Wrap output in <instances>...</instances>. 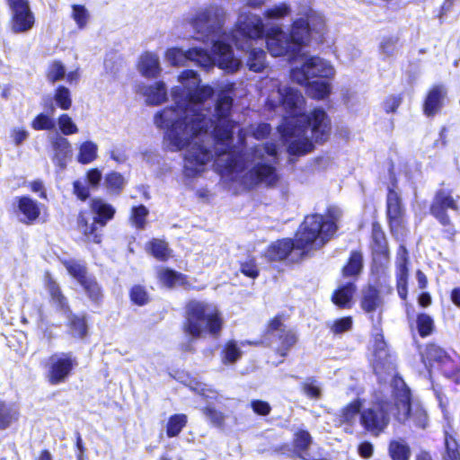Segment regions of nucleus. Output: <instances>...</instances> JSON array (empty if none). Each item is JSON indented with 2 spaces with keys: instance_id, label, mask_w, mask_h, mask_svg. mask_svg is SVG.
I'll return each instance as SVG.
<instances>
[{
  "instance_id": "obj_40",
  "label": "nucleus",
  "mask_w": 460,
  "mask_h": 460,
  "mask_svg": "<svg viewBox=\"0 0 460 460\" xmlns=\"http://www.w3.org/2000/svg\"><path fill=\"white\" fill-rule=\"evenodd\" d=\"M417 328L421 337L429 336L433 332V319L426 314H420L417 317Z\"/></svg>"
},
{
  "instance_id": "obj_59",
  "label": "nucleus",
  "mask_w": 460,
  "mask_h": 460,
  "mask_svg": "<svg viewBox=\"0 0 460 460\" xmlns=\"http://www.w3.org/2000/svg\"><path fill=\"white\" fill-rule=\"evenodd\" d=\"M251 407L256 414L261 416L270 414L271 410L270 405L267 402L261 400H252L251 402Z\"/></svg>"
},
{
  "instance_id": "obj_23",
  "label": "nucleus",
  "mask_w": 460,
  "mask_h": 460,
  "mask_svg": "<svg viewBox=\"0 0 460 460\" xmlns=\"http://www.w3.org/2000/svg\"><path fill=\"white\" fill-rule=\"evenodd\" d=\"M382 304L383 300L376 288L368 286L362 291L361 307L367 313L376 311Z\"/></svg>"
},
{
  "instance_id": "obj_10",
  "label": "nucleus",
  "mask_w": 460,
  "mask_h": 460,
  "mask_svg": "<svg viewBox=\"0 0 460 460\" xmlns=\"http://www.w3.org/2000/svg\"><path fill=\"white\" fill-rule=\"evenodd\" d=\"M265 35L267 36V49L274 57L287 56L291 60L300 53L305 46L302 38L295 35L293 28H291L290 33L285 32L280 28H273Z\"/></svg>"
},
{
  "instance_id": "obj_12",
  "label": "nucleus",
  "mask_w": 460,
  "mask_h": 460,
  "mask_svg": "<svg viewBox=\"0 0 460 460\" xmlns=\"http://www.w3.org/2000/svg\"><path fill=\"white\" fill-rule=\"evenodd\" d=\"M91 210L94 215L93 223L89 225L84 215L80 214L78 225L89 241L99 243L101 234L97 232V226H100V227L105 226L107 222L113 218L115 208L102 199H93L91 202Z\"/></svg>"
},
{
  "instance_id": "obj_9",
  "label": "nucleus",
  "mask_w": 460,
  "mask_h": 460,
  "mask_svg": "<svg viewBox=\"0 0 460 460\" xmlns=\"http://www.w3.org/2000/svg\"><path fill=\"white\" fill-rule=\"evenodd\" d=\"M459 199L460 196L456 195L454 197L452 190L440 189L435 192L429 207L430 215L441 225L445 237L450 241L454 240L457 232L449 217L447 210L450 209L460 214Z\"/></svg>"
},
{
  "instance_id": "obj_21",
  "label": "nucleus",
  "mask_w": 460,
  "mask_h": 460,
  "mask_svg": "<svg viewBox=\"0 0 460 460\" xmlns=\"http://www.w3.org/2000/svg\"><path fill=\"white\" fill-rule=\"evenodd\" d=\"M447 91L444 86L437 85L433 87L429 91L424 103L425 114L428 116L436 114L441 109Z\"/></svg>"
},
{
  "instance_id": "obj_48",
  "label": "nucleus",
  "mask_w": 460,
  "mask_h": 460,
  "mask_svg": "<svg viewBox=\"0 0 460 460\" xmlns=\"http://www.w3.org/2000/svg\"><path fill=\"white\" fill-rule=\"evenodd\" d=\"M302 389L306 396H308L311 399H320L322 395V389L317 385L316 380L313 378L307 379L302 386Z\"/></svg>"
},
{
  "instance_id": "obj_22",
  "label": "nucleus",
  "mask_w": 460,
  "mask_h": 460,
  "mask_svg": "<svg viewBox=\"0 0 460 460\" xmlns=\"http://www.w3.org/2000/svg\"><path fill=\"white\" fill-rule=\"evenodd\" d=\"M138 67L140 73L146 77L155 78L158 76L161 72L158 56L150 52L143 54Z\"/></svg>"
},
{
  "instance_id": "obj_45",
  "label": "nucleus",
  "mask_w": 460,
  "mask_h": 460,
  "mask_svg": "<svg viewBox=\"0 0 460 460\" xmlns=\"http://www.w3.org/2000/svg\"><path fill=\"white\" fill-rule=\"evenodd\" d=\"M148 209L144 205L132 208L131 220L137 228L143 229L145 227Z\"/></svg>"
},
{
  "instance_id": "obj_6",
  "label": "nucleus",
  "mask_w": 460,
  "mask_h": 460,
  "mask_svg": "<svg viewBox=\"0 0 460 460\" xmlns=\"http://www.w3.org/2000/svg\"><path fill=\"white\" fill-rule=\"evenodd\" d=\"M333 66L316 56H303L301 66L290 72L293 82L307 87V93L314 99H323L330 93V79L334 75Z\"/></svg>"
},
{
  "instance_id": "obj_16",
  "label": "nucleus",
  "mask_w": 460,
  "mask_h": 460,
  "mask_svg": "<svg viewBox=\"0 0 460 460\" xmlns=\"http://www.w3.org/2000/svg\"><path fill=\"white\" fill-rule=\"evenodd\" d=\"M64 265L69 274L84 288L88 297L94 303H98L102 297V288L96 279L87 272L86 267L75 261H66Z\"/></svg>"
},
{
  "instance_id": "obj_2",
  "label": "nucleus",
  "mask_w": 460,
  "mask_h": 460,
  "mask_svg": "<svg viewBox=\"0 0 460 460\" xmlns=\"http://www.w3.org/2000/svg\"><path fill=\"white\" fill-rule=\"evenodd\" d=\"M224 18L225 11L222 7L209 6L197 11L194 15L184 20L203 41L211 44L212 55L199 47L188 50L171 48L165 53L166 60L172 66H185L186 62L192 61L207 71L216 65L229 73L237 71L242 63L233 55L230 46L220 36Z\"/></svg>"
},
{
  "instance_id": "obj_52",
  "label": "nucleus",
  "mask_w": 460,
  "mask_h": 460,
  "mask_svg": "<svg viewBox=\"0 0 460 460\" xmlns=\"http://www.w3.org/2000/svg\"><path fill=\"white\" fill-rule=\"evenodd\" d=\"M360 412V403L353 402L349 404L342 411V418L345 422L352 423Z\"/></svg>"
},
{
  "instance_id": "obj_4",
  "label": "nucleus",
  "mask_w": 460,
  "mask_h": 460,
  "mask_svg": "<svg viewBox=\"0 0 460 460\" xmlns=\"http://www.w3.org/2000/svg\"><path fill=\"white\" fill-rule=\"evenodd\" d=\"M318 216H307L296 234L295 241L282 239L273 243L266 251L265 257L271 261L288 260L298 262L313 250L323 246V238L333 230L332 224L322 225Z\"/></svg>"
},
{
  "instance_id": "obj_60",
  "label": "nucleus",
  "mask_w": 460,
  "mask_h": 460,
  "mask_svg": "<svg viewBox=\"0 0 460 460\" xmlns=\"http://www.w3.org/2000/svg\"><path fill=\"white\" fill-rule=\"evenodd\" d=\"M241 272L247 277L256 278L258 276L259 270L254 262V260L251 259L241 263Z\"/></svg>"
},
{
  "instance_id": "obj_54",
  "label": "nucleus",
  "mask_w": 460,
  "mask_h": 460,
  "mask_svg": "<svg viewBox=\"0 0 460 460\" xmlns=\"http://www.w3.org/2000/svg\"><path fill=\"white\" fill-rule=\"evenodd\" d=\"M88 12L83 5H73V18L79 28H84L88 21Z\"/></svg>"
},
{
  "instance_id": "obj_3",
  "label": "nucleus",
  "mask_w": 460,
  "mask_h": 460,
  "mask_svg": "<svg viewBox=\"0 0 460 460\" xmlns=\"http://www.w3.org/2000/svg\"><path fill=\"white\" fill-rule=\"evenodd\" d=\"M282 105L289 114L279 126L281 136L289 140L288 153L302 155L313 150L312 139L315 142L325 140L329 131L327 115L323 109H314L309 114L302 112L305 99L293 87L279 90Z\"/></svg>"
},
{
  "instance_id": "obj_29",
  "label": "nucleus",
  "mask_w": 460,
  "mask_h": 460,
  "mask_svg": "<svg viewBox=\"0 0 460 460\" xmlns=\"http://www.w3.org/2000/svg\"><path fill=\"white\" fill-rule=\"evenodd\" d=\"M373 251L376 253L387 255L388 244L385 234L380 225L375 223L372 226Z\"/></svg>"
},
{
  "instance_id": "obj_47",
  "label": "nucleus",
  "mask_w": 460,
  "mask_h": 460,
  "mask_svg": "<svg viewBox=\"0 0 460 460\" xmlns=\"http://www.w3.org/2000/svg\"><path fill=\"white\" fill-rule=\"evenodd\" d=\"M290 7L285 3H282L278 5H274L271 8H269L265 12V17L268 19H280L285 17L290 13Z\"/></svg>"
},
{
  "instance_id": "obj_42",
  "label": "nucleus",
  "mask_w": 460,
  "mask_h": 460,
  "mask_svg": "<svg viewBox=\"0 0 460 460\" xmlns=\"http://www.w3.org/2000/svg\"><path fill=\"white\" fill-rule=\"evenodd\" d=\"M374 349L376 358L379 359L385 358L387 356L386 343L384 340V336L381 333V330L377 327H374Z\"/></svg>"
},
{
  "instance_id": "obj_28",
  "label": "nucleus",
  "mask_w": 460,
  "mask_h": 460,
  "mask_svg": "<svg viewBox=\"0 0 460 460\" xmlns=\"http://www.w3.org/2000/svg\"><path fill=\"white\" fill-rule=\"evenodd\" d=\"M438 369L446 377L460 384V360H456L448 355Z\"/></svg>"
},
{
  "instance_id": "obj_26",
  "label": "nucleus",
  "mask_w": 460,
  "mask_h": 460,
  "mask_svg": "<svg viewBox=\"0 0 460 460\" xmlns=\"http://www.w3.org/2000/svg\"><path fill=\"white\" fill-rule=\"evenodd\" d=\"M363 269V255L361 252L353 251L347 264L342 269L344 277H357Z\"/></svg>"
},
{
  "instance_id": "obj_35",
  "label": "nucleus",
  "mask_w": 460,
  "mask_h": 460,
  "mask_svg": "<svg viewBox=\"0 0 460 460\" xmlns=\"http://www.w3.org/2000/svg\"><path fill=\"white\" fill-rule=\"evenodd\" d=\"M104 185L110 193L119 194L125 185V181L120 173L113 172L106 175Z\"/></svg>"
},
{
  "instance_id": "obj_30",
  "label": "nucleus",
  "mask_w": 460,
  "mask_h": 460,
  "mask_svg": "<svg viewBox=\"0 0 460 460\" xmlns=\"http://www.w3.org/2000/svg\"><path fill=\"white\" fill-rule=\"evenodd\" d=\"M389 454L392 460H409L411 450L408 444L402 440H393L389 445Z\"/></svg>"
},
{
  "instance_id": "obj_53",
  "label": "nucleus",
  "mask_w": 460,
  "mask_h": 460,
  "mask_svg": "<svg viewBox=\"0 0 460 460\" xmlns=\"http://www.w3.org/2000/svg\"><path fill=\"white\" fill-rule=\"evenodd\" d=\"M352 327V318L351 317H343L341 319L335 320L331 325V330L334 334H341L345 332H348Z\"/></svg>"
},
{
  "instance_id": "obj_14",
  "label": "nucleus",
  "mask_w": 460,
  "mask_h": 460,
  "mask_svg": "<svg viewBox=\"0 0 460 460\" xmlns=\"http://www.w3.org/2000/svg\"><path fill=\"white\" fill-rule=\"evenodd\" d=\"M77 366L76 358L72 352H57L47 360L48 381L57 385L64 383Z\"/></svg>"
},
{
  "instance_id": "obj_56",
  "label": "nucleus",
  "mask_w": 460,
  "mask_h": 460,
  "mask_svg": "<svg viewBox=\"0 0 460 460\" xmlns=\"http://www.w3.org/2000/svg\"><path fill=\"white\" fill-rule=\"evenodd\" d=\"M159 278L164 285L171 288L179 280L181 274L172 270H164L160 272Z\"/></svg>"
},
{
  "instance_id": "obj_1",
  "label": "nucleus",
  "mask_w": 460,
  "mask_h": 460,
  "mask_svg": "<svg viewBox=\"0 0 460 460\" xmlns=\"http://www.w3.org/2000/svg\"><path fill=\"white\" fill-rule=\"evenodd\" d=\"M179 82L181 86L171 92L174 106L157 112L154 121L156 127L166 129L164 140L171 151L186 149L185 176L199 175L216 157L221 172L245 189L260 183L274 185L279 180L274 167L277 146L267 143L244 151L246 130L238 129L237 142L234 144V131L238 125L230 118L232 97L223 93L214 102L213 88L200 85L194 70L181 72Z\"/></svg>"
},
{
  "instance_id": "obj_55",
  "label": "nucleus",
  "mask_w": 460,
  "mask_h": 460,
  "mask_svg": "<svg viewBox=\"0 0 460 460\" xmlns=\"http://www.w3.org/2000/svg\"><path fill=\"white\" fill-rule=\"evenodd\" d=\"M205 416L217 427H221L225 421V416L212 407H206L203 410Z\"/></svg>"
},
{
  "instance_id": "obj_57",
  "label": "nucleus",
  "mask_w": 460,
  "mask_h": 460,
  "mask_svg": "<svg viewBox=\"0 0 460 460\" xmlns=\"http://www.w3.org/2000/svg\"><path fill=\"white\" fill-rule=\"evenodd\" d=\"M311 444V436L305 430H299L296 434L295 446L300 450L306 449Z\"/></svg>"
},
{
  "instance_id": "obj_36",
  "label": "nucleus",
  "mask_w": 460,
  "mask_h": 460,
  "mask_svg": "<svg viewBox=\"0 0 460 460\" xmlns=\"http://www.w3.org/2000/svg\"><path fill=\"white\" fill-rule=\"evenodd\" d=\"M149 249L154 257L159 261H165L169 257V248L166 242L154 239L149 243Z\"/></svg>"
},
{
  "instance_id": "obj_17",
  "label": "nucleus",
  "mask_w": 460,
  "mask_h": 460,
  "mask_svg": "<svg viewBox=\"0 0 460 460\" xmlns=\"http://www.w3.org/2000/svg\"><path fill=\"white\" fill-rule=\"evenodd\" d=\"M7 4L12 13V31L22 33L30 31L34 25L35 18L29 0H7Z\"/></svg>"
},
{
  "instance_id": "obj_8",
  "label": "nucleus",
  "mask_w": 460,
  "mask_h": 460,
  "mask_svg": "<svg viewBox=\"0 0 460 460\" xmlns=\"http://www.w3.org/2000/svg\"><path fill=\"white\" fill-rule=\"evenodd\" d=\"M392 398L394 400L396 411L394 418L402 423L406 420L420 429H425L428 423L426 411L420 406L412 408L411 404V391L407 387L403 379L400 376H394L391 381Z\"/></svg>"
},
{
  "instance_id": "obj_15",
  "label": "nucleus",
  "mask_w": 460,
  "mask_h": 460,
  "mask_svg": "<svg viewBox=\"0 0 460 460\" xmlns=\"http://www.w3.org/2000/svg\"><path fill=\"white\" fill-rule=\"evenodd\" d=\"M295 35L302 38L304 45L307 43L310 38L315 40H321L325 31V21L322 14L314 10H309L305 17L296 19L293 24Z\"/></svg>"
},
{
  "instance_id": "obj_31",
  "label": "nucleus",
  "mask_w": 460,
  "mask_h": 460,
  "mask_svg": "<svg viewBox=\"0 0 460 460\" xmlns=\"http://www.w3.org/2000/svg\"><path fill=\"white\" fill-rule=\"evenodd\" d=\"M97 145L92 141H86L80 146L78 162L84 164L93 162L97 156Z\"/></svg>"
},
{
  "instance_id": "obj_50",
  "label": "nucleus",
  "mask_w": 460,
  "mask_h": 460,
  "mask_svg": "<svg viewBox=\"0 0 460 460\" xmlns=\"http://www.w3.org/2000/svg\"><path fill=\"white\" fill-rule=\"evenodd\" d=\"M15 418V411L6 404L0 402V429H6Z\"/></svg>"
},
{
  "instance_id": "obj_61",
  "label": "nucleus",
  "mask_w": 460,
  "mask_h": 460,
  "mask_svg": "<svg viewBox=\"0 0 460 460\" xmlns=\"http://www.w3.org/2000/svg\"><path fill=\"white\" fill-rule=\"evenodd\" d=\"M270 126L267 123H261L256 127H252L250 132L256 139H263L270 133Z\"/></svg>"
},
{
  "instance_id": "obj_62",
  "label": "nucleus",
  "mask_w": 460,
  "mask_h": 460,
  "mask_svg": "<svg viewBox=\"0 0 460 460\" xmlns=\"http://www.w3.org/2000/svg\"><path fill=\"white\" fill-rule=\"evenodd\" d=\"M74 187V193L77 196V198L81 200H86L89 197V189L85 182H83L82 181H75L73 184Z\"/></svg>"
},
{
  "instance_id": "obj_11",
  "label": "nucleus",
  "mask_w": 460,
  "mask_h": 460,
  "mask_svg": "<svg viewBox=\"0 0 460 460\" xmlns=\"http://www.w3.org/2000/svg\"><path fill=\"white\" fill-rule=\"evenodd\" d=\"M396 411L394 400L380 399L371 407L365 409L360 413V422L366 430L377 436L387 427L390 415Z\"/></svg>"
},
{
  "instance_id": "obj_63",
  "label": "nucleus",
  "mask_w": 460,
  "mask_h": 460,
  "mask_svg": "<svg viewBox=\"0 0 460 460\" xmlns=\"http://www.w3.org/2000/svg\"><path fill=\"white\" fill-rule=\"evenodd\" d=\"M29 137V132L22 128H13L11 133V137L16 146L22 145Z\"/></svg>"
},
{
  "instance_id": "obj_33",
  "label": "nucleus",
  "mask_w": 460,
  "mask_h": 460,
  "mask_svg": "<svg viewBox=\"0 0 460 460\" xmlns=\"http://www.w3.org/2000/svg\"><path fill=\"white\" fill-rule=\"evenodd\" d=\"M313 216H318L321 218V221L323 222L322 225H327L332 224L333 226V230L330 233V234L323 236V245L335 234L337 230L336 221L341 217V211L338 208H329L327 217L324 218L322 215L319 214H314Z\"/></svg>"
},
{
  "instance_id": "obj_27",
  "label": "nucleus",
  "mask_w": 460,
  "mask_h": 460,
  "mask_svg": "<svg viewBox=\"0 0 460 460\" xmlns=\"http://www.w3.org/2000/svg\"><path fill=\"white\" fill-rule=\"evenodd\" d=\"M448 353L441 347L436 344H429L425 350V358L431 367H438L443 364V361L448 357Z\"/></svg>"
},
{
  "instance_id": "obj_5",
  "label": "nucleus",
  "mask_w": 460,
  "mask_h": 460,
  "mask_svg": "<svg viewBox=\"0 0 460 460\" xmlns=\"http://www.w3.org/2000/svg\"><path fill=\"white\" fill-rule=\"evenodd\" d=\"M265 32L261 16L242 12L238 16L235 29L230 34L222 33L221 30L220 36L230 49H232L231 41L238 49L246 51V66L249 70L258 73L266 66V53L261 48H254L253 44L258 40H263Z\"/></svg>"
},
{
  "instance_id": "obj_25",
  "label": "nucleus",
  "mask_w": 460,
  "mask_h": 460,
  "mask_svg": "<svg viewBox=\"0 0 460 460\" xmlns=\"http://www.w3.org/2000/svg\"><path fill=\"white\" fill-rule=\"evenodd\" d=\"M356 290L354 282L349 281L340 287L332 295V302L339 307H348Z\"/></svg>"
},
{
  "instance_id": "obj_19",
  "label": "nucleus",
  "mask_w": 460,
  "mask_h": 460,
  "mask_svg": "<svg viewBox=\"0 0 460 460\" xmlns=\"http://www.w3.org/2000/svg\"><path fill=\"white\" fill-rule=\"evenodd\" d=\"M50 141L54 151L52 161L56 166L63 170L66 167L67 158L72 152L71 144L66 137L59 135L52 137Z\"/></svg>"
},
{
  "instance_id": "obj_49",
  "label": "nucleus",
  "mask_w": 460,
  "mask_h": 460,
  "mask_svg": "<svg viewBox=\"0 0 460 460\" xmlns=\"http://www.w3.org/2000/svg\"><path fill=\"white\" fill-rule=\"evenodd\" d=\"M380 52L386 58L394 57L397 52V39L385 38L380 43Z\"/></svg>"
},
{
  "instance_id": "obj_39",
  "label": "nucleus",
  "mask_w": 460,
  "mask_h": 460,
  "mask_svg": "<svg viewBox=\"0 0 460 460\" xmlns=\"http://www.w3.org/2000/svg\"><path fill=\"white\" fill-rule=\"evenodd\" d=\"M31 128L35 130H52L56 128V122L50 116L40 113L31 121Z\"/></svg>"
},
{
  "instance_id": "obj_32",
  "label": "nucleus",
  "mask_w": 460,
  "mask_h": 460,
  "mask_svg": "<svg viewBox=\"0 0 460 460\" xmlns=\"http://www.w3.org/2000/svg\"><path fill=\"white\" fill-rule=\"evenodd\" d=\"M186 423L187 416L184 414H174L171 416L167 423V436L172 438L179 435L181 429L185 427Z\"/></svg>"
},
{
  "instance_id": "obj_41",
  "label": "nucleus",
  "mask_w": 460,
  "mask_h": 460,
  "mask_svg": "<svg viewBox=\"0 0 460 460\" xmlns=\"http://www.w3.org/2000/svg\"><path fill=\"white\" fill-rule=\"evenodd\" d=\"M54 99L58 106L60 107L62 110L66 111L72 105L70 91L68 88L65 86H59L56 90Z\"/></svg>"
},
{
  "instance_id": "obj_64",
  "label": "nucleus",
  "mask_w": 460,
  "mask_h": 460,
  "mask_svg": "<svg viewBox=\"0 0 460 460\" xmlns=\"http://www.w3.org/2000/svg\"><path fill=\"white\" fill-rule=\"evenodd\" d=\"M400 104L401 97L393 95L385 101L384 109L387 113L394 112Z\"/></svg>"
},
{
  "instance_id": "obj_37",
  "label": "nucleus",
  "mask_w": 460,
  "mask_h": 460,
  "mask_svg": "<svg viewBox=\"0 0 460 460\" xmlns=\"http://www.w3.org/2000/svg\"><path fill=\"white\" fill-rule=\"evenodd\" d=\"M222 353H223V362L225 364L234 363L242 356V351L238 348V346L234 341H228L226 344V347L223 349Z\"/></svg>"
},
{
  "instance_id": "obj_20",
  "label": "nucleus",
  "mask_w": 460,
  "mask_h": 460,
  "mask_svg": "<svg viewBox=\"0 0 460 460\" xmlns=\"http://www.w3.org/2000/svg\"><path fill=\"white\" fill-rule=\"evenodd\" d=\"M14 201L17 211L23 216L20 218L21 222L30 225L39 217L40 210L37 201L27 196L16 197Z\"/></svg>"
},
{
  "instance_id": "obj_38",
  "label": "nucleus",
  "mask_w": 460,
  "mask_h": 460,
  "mask_svg": "<svg viewBox=\"0 0 460 460\" xmlns=\"http://www.w3.org/2000/svg\"><path fill=\"white\" fill-rule=\"evenodd\" d=\"M66 76L65 66L60 61H53L48 69L47 79L51 84L62 80Z\"/></svg>"
},
{
  "instance_id": "obj_24",
  "label": "nucleus",
  "mask_w": 460,
  "mask_h": 460,
  "mask_svg": "<svg viewBox=\"0 0 460 460\" xmlns=\"http://www.w3.org/2000/svg\"><path fill=\"white\" fill-rule=\"evenodd\" d=\"M144 94L148 104L158 105L166 100L167 89L164 82H156L155 84L145 88Z\"/></svg>"
},
{
  "instance_id": "obj_44",
  "label": "nucleus",
  "mask_w": 460,
  "mask_h": 460,
  "mask_svg": "<svg viewBox=\"0 0 460 460\" xmlns=\"http://www.w3.org/2000/svg\"><path fill=\"white\" fill-rule=\"evenodd\" d=\"M445 446L448 457L447 460H460L459 445L456 438L448 433L445 435Z\"/></svg>"
},
{
  "instance_id": "obj_58",
  "label": "nucleus",
  "mask_w": 460,
  "mask_h": 460,
  "mask_svg": "<svg viewBox=\"0 0 460 460\" xmlns=\"http://www.w3.org/2000/svg\"><path fill=\"white\" fill-rule=\"evenodd\" d=\"M409 273H396L397 292L402 299L407 296V282Z\"/></svg>"
},
{
  "instance_id": "obj_13",
  "label": "nucleus",
  "mask_w": 460,
  "mask_h": 460,
  "mask_svg": "<svg viewBox=\"0 0 460 460\" xmlns=\"http://www.w3.org/2000/svg\"><path fill=\"white\" fill-rule=\"evenodd\" d=\"M46 286L52 301L64 314H67L71 334L74 337L84 338L87 333L84 317L71 313L66 297L62 294L57 282L50 277H48Z\"/></svg>"
},
{
  "instance_id": "obj_18",
  "label": "nucleus",
  "mask_w": 460,
  "mask_h": 460,
  "mask_svg": "<svg viewBox=\"0 0 460 460\" xmlns=\"http://www.w3.org/2000/svg\"><path fill=\"white\" fill-rule=\"evenodd\" d=\"M387 217L392 232L397 231L403 223L404 208L399 194L389 189L386 198Z\"/></svg>"
},
{
  "instance_id": "obj_43",
  "label": "nucleus",
  "mask_w": 460,
  "mask_h": 460,
  "mask_svg": "<svg viewBox=\"0 0 460 460\" xmlns=\"http://www.w3.org/2000/svg\"><path fill=\"white\" fill-rule=\"evenodd\" d=\"M408 262V251L403 244H400L396 252V273H409Z\"/></svg>"
},
{
  "instance_id": "obj_34",
  "label": "nucleus",
  "mask_w": 460,
  "mask_h": 460,
  "mask_svg": "<svg viewBox=\"0 0 460 460\" xmlns=\"http://www.w3.org/2000/svg\"><path fill=\"white\" fill-rule=\"evenodd\" d=\"M279 339L280 341V346L278 349L279 353L281 357H285L288 351L296 343L297 337L292 331H281L279 333Z\"/></svg>"
},
{
  "instance_id": "obj_7",
  "label": "nucleus",
  "mask_w": 460,
  "mask_h": 460,
  "mask_svg": "<svg viewBox=\"0 0 460 460\" xmlns=\"http://www.w3.org/2000/svg\"><path fill=\"white\" fill-rule=\"evenodd\" d=\"M222 325L223 320L215 305L199 300H191L186 305L183 330L192 339L205 334L217 337Z\"/></svg>"
},
{
  "instance_id": "obj_46",
  "label": "nucleus",
  "mask_w": 460,
  "mask_h": 460,
  "mask_svg": "<svg viewBox=\"0 0 460 460\" xmlns=\"http://www.w3.org/2000/svg\"><path fill=\"white\" fill-rule=\"evenodd\" d=\"M60 131L66 135H72L78 132V128L67 114H62L58 119Z\"/></svg>"
},
{
  "instance_id": "obj_51",
  "label": "nucleus",
  "mask_w": 460,
  "mask_h": 460,
  "mask_svg": "<svg viewBox=\"0 0 460 460\" xmlns=\"http://www.w3.org/2000/svg\"><path fill=\"white\" fill-rule=\"evenodd\" d=\"M130 298L134 304L138 305H144L148 302L147 292L139 285H136L131 288Z\"/></svg>"
}]
</instances>
